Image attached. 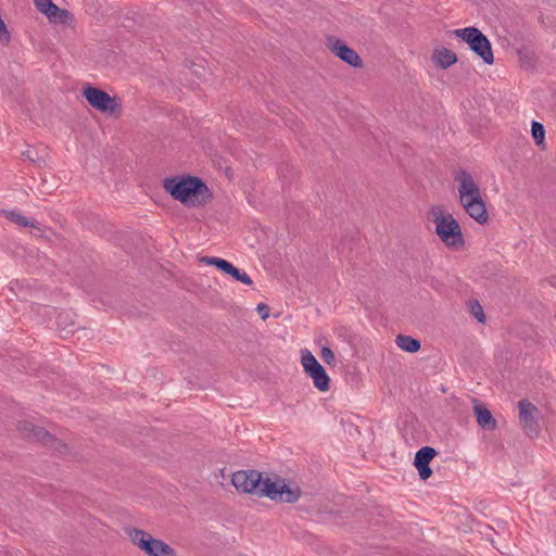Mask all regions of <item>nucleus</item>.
Wrapping results in <instances>:
<instances>
[{
	"instance_id": "nucleus-1",
	"label": "nucleus",
	"mask_w": 556,
	"mask_h": 556,
	"mask_svg": "<svg viewBox=\"0 0 556 556\" xmlns=\"http://www.w3.org/2000/svg\"><path fill=\"white\" fill-rule=\"evenodd\" d=\"M163 188L175 200L188 206L201 204L204 200L200 199V197L208 193V188L205 182L194 176L166 177L163 180Z\"/></svg>"
},
{
	"instance_id": "nucleus-2",
	"label": "nucleus",
	"mask_w": 556,
	"mask_h": 556,
	"mask_svg": "<svg viewBox=\"0 0 556 556\" xmlns=\"http://www.w3.org/2000/svg\"><path fill=\"white\" fill-rule=\"evenodd\" d=\"M433 223L435 224V233L441 241L448 248H459L464 245L462 228L452 214H443L440 206L431 208Z\"/></svg>"
},
{
	"instance_id": "nucleus-3",
	"label": "nucleus",
	"mask_w": 556,
	"mask_h": 556,
	"mask_svg": "<svg viewBox=\"0 0 556 556\" xmlns=\"http://www.w3.org/2000/svg\"><path fill=\"white\" fill-rule=\"evenodd\" d=\"M453 34L465 41L470 50L481 58L485 64L492 65L494 63L492 45L479 28L475 26L457 28Z\"/></svg>"
},
{
	"instance_id": "nucleus-4",
	"label": "nucleus",
	"mask_w": 556,
	"mask_h": 556,
	"mask_svg": "<svg viewBox=\"0 0 556 556\" xmlns=\"http://www.w3.org/2000/svg\"><path fill=\"white\" fill-rule=\"evenodd\" d=\"M130 541L148 556H176L175 549L162 540L154 539L150 533L137 529H126Z\"/></svg>"
},
{
	"instance_id": "nucleus-5",
	"label": "nucleus",
	"mask_w": 556,
	"mask_h": 556,
	"mask_svg": "<svg viewBox=\"0 0 556 556\" xmlns=\"http://www.w3.org/2000/svg\"><path fill=\"white\" fill-rule=\"evenodd\" d=\"M263 496L268 497L275 502L295 503L302 494L299 486H290L285 479H277L276 481L266 478L264 489L262 490Z\"/></svg>"
},
{
	"instance_id": "nucleus-6",
	"label": "nucleus",
	"mask_w": 556,
	"mask_h": 556,
	"mask_svg": "<svg viewBox=\"0 0 556 556\" xmlns=\"http://www.w3.org/2000/svg\"><path fill=\"white\" fill-rule=\"evenodd\" d=\"M265 482L266 478H263L262 472L254 469L236 471L231 478V483L237 491L258 496H263L262 490Z\"/></svg>"
},
{
	"instance_id": "nucleus-7",
	"label": "nucleus",
	"mask_w": 556,
	"mask_h": 556,
	"mask_svg": "<svg viewBox=\"0 0 556 556\" xmlns=\"http://www.w3.org/2000/svg\"><path fill=\"white\" fill-rule=\"evenodd\" d=\"M81 94L90 106L102 113L113 114L121 108V103L115 97H111L104 90L91 85L85 86L81 90Z\"/></svg>"
},
{
	"instance_id": "nucleus-8",
	"label": "nucleus",
	"mask_w": 556,
	"mask_h": 556,
	"mask_svg": "<svg viewBox=\"0 0 556 556\" xmlns=\"http://www.w3.org/2000/svg\"><path fill=\"white\" fill-rule=\"evenodd\" d=\"M519 422L523 431L530 438H536L540 434V419L542 417L540 409L527 399L518 402Z\"/></svg>"
},
{
	"instance_id": "nucleus-9",
	"label": "nucleus",
	"mask_w": 556,
	"mask_h": 556,
	"mask_svg": "<svg viewBox=\"0 0 556 556\" xmlns=\"http://www.w3.org/2000/svg\"><path fill=\"white\" fill-rule=\"evenodd\" d=\"M301 363L317 390L326 392L330 389V377L308 350L302 351Z\"/></svg>"
},
{
	"instance_id": "nucleus-10",
	"label": "nucleus",
	"mask_w": 556,
	"mask_h": 556,
	"mask_svg": "<svg viewBox=\"0 0 556 556\" xmlns=\"http://www.w3.org/2000/svg\"><path fill=\"white\" fill-rule=\"evenodd\" d=\"M327 48L343 62L353 67H362L363 61L356 51L334 36L327 37Z\"/></svg>"
},
{
	"instance_id": "nucleus-11",
	"label": "nucleus",
	"mask_w": 556,
	"mask_h": 556,
	"mask_svg": "<svg viewBox=\"0 0 556 556\" xmlns=\"http://www.w3.org/2000/svg\"><path fill=\"white\" fill-rule=\"evenodd\" d=\"M454 179L458 182L459 201H467V199L482 195L478 184L469 172L458 169L454 174Z\"/></svg>"
},
{
	"instance_id": "nucleus-12",
	"label": "nucleus",
	"mask_w": 556,
	"mask_h": 556,
	"mask_svg": "<svg viewBox=\"0 0 556 556\" xmlns=\"http://www.w3.org/2000/svg\"><path fill=\"white\" fill-rule=\"evenodd\" d=\"M18 431L30 440L41 442L45 445L54 446L58 443L56 439L51 435L47 430L41 427L34 425L30 421L23 420L17 425Z\"/></svg>"
},
{
	"instance_id": "nucleus-13",
	"label": "nucleus",
	"mask_w": 556,
	"mask_h": 556,
	"mask_svg": "<svg viewBox=\"0 0 556 556\" xmlns=\"http://www.w3.org/2000/svg\"><path fill=\"white\" fill-rule=\"evenodd\" d=\"M437 454L435 448L431 446H424L415 454L414 466L418 470L421 480H427L431 477L432 469L430 467V462Z\"/></svg>"
},
{
	"instance_id": "nucleus-14",
	"label": "nucleus",
	"mask_w": 556,
	"mask_h": 556,
	"mask_svg": "<svg viewBox=\"0 0 556 556\" xmlns=\"http://www.w3.org/2000/svg\"><path fill=\"white\" fill-rule=\"evenodd\" d=\"M465 212L475 219L478 224L484 225L489 220V214L486 211L485 202L481 197L467 199V201H460Z\"/></svg>"
},
{
	"instance_id": "nucleus-15",
	"label": "nucleus",
	"mask_w": 556,
	"mask_h": 556,
	"mask_svg": "<svg viewBox=\"0 0 556 556\" xmlns=\"http://www.w3.org/2000/svg\"><path fill=\"white\" fill-rule=\"evenodd\" d=\"M472 401L475 403L473 412L476 414L478 425L488 430L496 429L497 422L491 412L485 406L481 405L478 400L473 399Z\"/></svg>"
},
{
	"instance_id": "nucleus-16",
	"label": "nucleus",
	"mask_w": 556,
	"mask_h": 556,
	"mask_svg": "<svg viewBox=\"0 0 556 556\" xmlns=\"http://www.w3.org/2000/svg\"><path fill=\"white\" fill-rule=\"evenodd\" d=\"M433 61L438 67L445 70L457 62V55L446 48H441L434 51Z\"/></svg>"
},
{
	"instance_id": "nucleus-17",
	"label": "nucleus",
	"mask_w": 556,
	"mask_h": 556,
	"mask_svg": "<svg viewBox=\"0 0 556 556\" xmlns=\"http://www.w3.org/2000/svg\"><path fill=\"white\" fill-rule=\"evenodd\" d=\"M222 273L229 275L233 278V280L239 281L243 285L251 286L253 283L251 277L245 273L241 271L239 268L233 266L230 262H226Z\"/></svg>"
},
{
	"instance_id": "nucleus-18",
	"label": "nucleus",
	"mask_w": 556,
	"mask_h": 556,
	"mask_svg": "<svg viewBox=\"0 0 556 556\" xmlns=\"http://www.w3.org/2000/svg\"><path fill=\"white\" fill-rule=\"evenodd\" d=\"M396 345L408 353H416L420 350V341L406 334H399L395 339Z\"/></svg>"
},
{
	"instance_id": "nucleus-19",
	"label": "nucleus",
	"mask_w": 556,
	"mask_h": 556,
	"mask_svg": "<svg viewBox=\"0 0 556 556\" xmlns=\"http://www.w3.org/2000/svg\"><path fill=\"white\" fill-rule=\"evenodd\" d=\"M531 134L536 146H541L544 143L545 129L541 123L535 121L532 122Z\"/></svg>"
},
{
	"instance_id": "nucleus-20",
	"label": "nucleus",
	"mask_w": 556,
	"mask_h": 556,
	"mask_svg": "<svg viewBox=\"0 0 556 556\" xmlns=\"http://www.w3.org/2000/svg\"><path fill=\"white\" fill-rule=\"evenodd\" d=\"M68 16L70 13L67 10L60 9L56 5V10L51 11L47 17L54 23L65 24L67 22Z\"/></svg>"
},
{
	"instance_id": "nucleus-21",
	"label": "nucleus",
	"mask_w": 556,
	"mask_h": 556,
	"mask_svg": "<svg viewBox=\"0 0 556 556\" xmlns=\"http://www.w3.org/2000/svg\"><path fill=\"white\" fill-rule=\"evenodd\" d=\"M37 10L48 16L51 11L56 10V5L52 2V0H34Z\"/></svg>"
},
{
	"instance_id": "nucleus-22",
	"label": "nucleus",
	"mask_w": 556,
	"mask_h": 556,
	"mask_svg": "<svg viewBox=\"0 0 556 556\" xmlns=\"http://www.w3.org/2000/svg\"><path fill=\"white\" fill-rule=\"evenodd\" d=\"M200 262L205 265L215 266L218 270H223L227 260L216 256H203L200 258Z\"/></svg>"
},
{
	"instance_id": "nucleus-23",
	"label": "nucleus",
	"mask_w": 556,
	"mask_h": 556,
	"mask_svg": "<svg viewBox=\"0 0 556 556\" xmlns=\"http://www.w3.org/2000/svg\"><path fill=\"white\" fill-rule=\"evenodd\" d=\"M200 262L205 265L215 266L218 270H223L227 260L216 256H203L200 258Z\"/></svg>"
},
{
	"instance_id": "nucleus-24",
	"label": "nucleus",
	"mask_w": 556,
	"mask_h": 556,
	"mask_svg": "<svg viewBox=\"0 0 556 556\" xmlns=\"http://www.w3.org/2000/svg\"><path fill=\"white\" fill-rule=\"evenodd\" d=\"M9 219L18 226L23 227H34V223L29 222L24 215L16 213V212H10Z\"/></svg>"
},
{
	"instance_id": "nucleus-25",
	"label": "nucleus",
	"mask_w": 556,
	"mask_h": 556,
	"mask_svg": "<svg viewBox=\"0 0 556 556\" xmlns=\"http://www.w3.org/2000/svg\"><path fill=\"white\" fill-rule=\"evenodd\" d=\"M321 359L328 365H336V357L332 350L329 346H323L320 350Z\"/></svg>"
},
{
	"instance_id": "nucleus-26",
	"label": "nucleus",
	"mask_w": 556,
	"mask_h": 556,
	"mask_svg": "<svg viewBox=\"0 0 556 556\" xmlns=\"http://www.w3.org/2000/svg\"><path fill=\"white\" fill-rule=\"evenodd\" d=\"M256 311L261 314L263 320L267 319L269 316V308L265 303L257 304Z\"/></svg>"
},
{
	"instance_id": "nucleus-27",
	"label": "nucleus",
	"mask_w": 556,
	"mask_h": 556,
	"mask_svg": "<svg viewBox=\"0 0 556 556\" xmlns=\"http://www.w3.org/2000/svg\"><path fill=\"white\" fill-rule=\"evenodd\" d=\"M472 314L478 319V321L483 323L485 320V316L483 314V309L479 303H477V311L472 307Z\"/></svg>"
}]
</instances>
